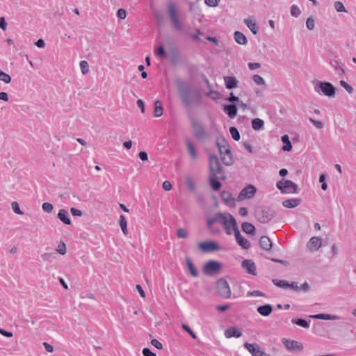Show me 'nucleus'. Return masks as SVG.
Here are the masks:
<instances>
[{
    "instance_id": "nucleus-1",
    "label": "nucleus",
    "mask_w": 356,
    "mask_h": 356,
    "mask_svg": "<svg viewBox=\"0 0 356 356\" xmlns=\"http://www.w3.org/2000/svg\"><path fill=\"white\" fill-rule=\"evenodd\" d=\"M175 83L184 107L190 108L193 105H201L202 96L199 89L191 87L188 82L180 79H176Z\"/></svg>"
},
{
    "instance_id": "nucleus-2",
    "label": "nucleus",
    "mask_w": 356,
    "mask_h": 356,
    "mask_svg": "<svg viewBox=\"0 0 356 356\" xmlns=\"http://www.w3.org/2000/svg\"><path fill=\"white\" fill-rule=\"evenodd\" d=\"M215 224L221 225L224 227L226 234L231 235L232 234V229L236 227L237 223L235 218L230 213L218 212L207 220L208 229L212 233L218 234L220 230L215 227Z\"/></svg>"
},
{
    "instance_id": "nucleus-3",
    "label": "nucleus",
    "mask_w": 356,
    "mask_h": 356,
    "mask_svg": "<svg viewBox=\"0 0 356 356\" xmlns=\"http://www.w3.org/2000/svg\"><path fill=\"white\" fill-rule=\"evenodd\" d=\"M216 145L219 149V152L223 163L227 166L232 165L234 163V159L227 141L223 138L221 139L218 138Z\"/></svg>"
},
{
    "instance_id": "nucleus-4",
    "label": "nucleus",
    "mask_w": 356,
    "mask_h": 356,
    "mask_svg": "<svg viewBox=\"0 0 356 356\" xmlns=\"http://www.w3.org/2000/svg\"><path fill=\"white\" fill-rule=\"evenodd\" d=\"M255 217L261 223H268L276 215L275 210L266 206H261L255 209Z\"/></svg>"
},
{
    "instance_id": "nucleus-5",
    "label": "nucleus",
    "mask_w": 356,
    "mask_h": 356,
    "mask_svg": "<svg viewBox=\"0 0 356 356\" xmlns=\"http://www.w3.org/2000/svg\"><path fill=\"white\" fill-rule=\"evenodd\" d=\"M314 90L318 93L322 92L329 97H334L336 92V89L333 85L326 81H318L314 86Z\"/></svg>"
},
{
    "instance_id": "nucleus-6",
    "label": "nucleus",
    "mask_w": 356,
    "mask_h": 356,
    "mask_svg": "<svg viewBox=\"0 0 356 356\" xmlns=\"http://www.w3.org/2000/svg\"><path fill=\"white\" fill-rule=\"evenodd\" d=\"M168 9L174 29L177 31H181L183 29V27L177 15L176 6L172 2L168 3Z\"/></svg>"
},
{
    "instance_id": "nucleus-7",
    "label": "nucleus",
    "mask_w": 356,
    "mask_h": 356,
    "mask_svg": "<svg viewBox=\"0 0 356 356\" xmlns=\"http://www.w3.org/2000/svg\"><path fill=\"white\" fill-rule=\"evenodd\" d=\"M222 268L220 262L215 260H210L205 263L203 267V273L206 275L212 276L218 274Z\"/></svg>"
},
{
    "instance_id": "nucleus-8",
    "label": "nucleus",
    "mask_w": 356,
    "mask_h": 356,
    "mask_svg": "<svg viewBox=\"0 0 356 356\" xmlns=\"http://www.w3.org/2000/svg\"><path fill=\"white\" fill-rule=\"evenodd\" d=\"M209 170L211 172L210 175L222 176L224 175L223 169L221 166L220 161L217 156L211 155L209 156Z\"/></svg>"
},
{
    "instance_id": "nucleus-9",
    "label": "nucleus",
    "mask_w": 356,
    "mask_h": 356,
    "mask_svg": "<svg viewBox=\"0 0 356 356\" xmlns=\"http://www.w3.org/2000/svg\"><path fill=\"white\" fill-rule=\"evenodd\" d=\"M217 291L219 296L224 298H229L231 296V289L227 280L221 278L216 283Z\"/></svg>"
},
{
    "instance_id": "nucleus-10",
    "label": "nucleus",
    "mask_w": 356,
    "mask_h": 356,
    "mask_svg": "<svg viewBox=\"0 0 356 356\" xmlns=\"http://www.w3.org/2000/svg\"><path fill=\"white\" fill-rule=\"evenodd\" d=\"M191 123L195 138L200 140H204L207 138V131L203 125L195 120Z\"/></svg>"
},
{
    "instance_id": "nucleus-11",
    "label": "nucleus",
    "mask_w": 356,
    "mask_h": 356,
    "mask_svg": "<svg viewBox=\"0 0 356 356\" xmlns=\"http://www.w3.org/2000/svg\"><path fill=\"white\" fill-rule=\"evenodd\" d=\"M256 191V188L253 185H248L241 190V191L240 192L237 197L236 200L242 201L245 199L252 198L255 195Z\"/></svg>"
},
{
    "instance_id": "nucleus-12",
    "label": "nucleus",
    "mask_w": 356,
    "mask_h": 356,
    "mask_svg": "<svg viewBox=\"0 0 356 356\" xmlns=\"http://www.w3.org/2000/svg\"><path fill=\"white\" fill-rule=\"evenodd\" d=\"M198 247L204 252H211L221 250V247L215 241L202 242L198 245Z\"/></svg>"
},
{
    "instance_id": "nucleus-13",
    "label": "nucleus",
    "mask_w": 356,
    "mask_h": 356,
    "mask_svg": "<svg viewBox=\"0 0 356 356\" xmlns=\"http://www.w3.org/2000/svg\"><path fill=\"white\" fill-rule=\"evenodd\" d=\"M232 231L234 232L237 243L245 250L249 249L250 248V242L242 236L237 225L232 229Z\"/></svg>"
},
{
    "instance_id": "nucleus-14",
    "label": "nucleus",
    "mask_w": 356,
    "mask_h": 356,
    "mask_svg": "<svg viewBox=\"0 0 356 356\" xmlns=\"http://www.w3.org/2000/svg\"><path fill=\"white\" fill-rule=\"evenodd\" d=\"M244 347L252 354V356H264L266 353L263 351L257 343H249L245 342Z\"/></svg>"
},
{
    "instance_id": "nucleus-15",
    "label": "nucleus",
    "mask_w": 356,
    "mask_h": 356,
    "mask_svg": "<svg viewBox=\"0 0 356 356\" xmlns=\"http://www.w3.org/2000/svg\"><path fill=\"white\" fill-rule=\"evenodd\" d=\"M322 245V239L318 236L312 237L307 243V248L309 252H313L319 250Z\"/></svg>"
},
{
    "instance_id": "nucleus-16",
    "label": "nucleus",
    "mask_w": 356,
    "mask_h": 356,
    "mask_svg": "<svg viewBox=\"0 0 356 356\" xmlns=\"http://www.w3.org/2000/svg\"><path fill=\"white\" fill-rule=\"evenodd\" d=\"M282 342L286 348L289 350H302L303 349L302 344L297 341L283 339Z\"/></svg>"
},
{
    "instance_id": "nucleus-17",
    "label": "nucleus",
    "mask_w": 356,
    "mask_h": 356,
    "mask_svg": "<svg viewBox=\"0 0 356 356\" xmlns=\"http://www.w3.org/2000/svg\"><path fill=\"white\" fill-rule=\"evenodd\" d=\"M225 178H226L225 175H222V176L210 175L209 184H210L211 188H213V190L215 191H217L222 186L221 183L218 181V179H220L221 180H225Z\"/></svg>"
},
{
    "instance_id": "nucleus-18",
    "label": "nucleus",
    "mask_w": 356,
    "mask_h": 356,
    "mask_svg": "<svg viewBox=\"0 0 356 356\" xmlns=\"http://www.w3.org/2000/svg\"><path fill=\"white\" fill-rule=\"evenodd\" d=\"M242 267L246 270V272L249 274L256 275V266L255 264L249 259H245L242 261L241 264Z\"/></svg>"
},
{
    "instance_id": "nucleus-19",
    "label": "nucleus",
    "mask_w": 356,
    "mask_h": 356,
    "mask_svg": "<svg viewBox=\"0 0 356 356\" xmlns=\"http://www.w3.org/2000/svg\"><path fill=\"white\" fill-rule=\"evenodd\" d=\"M285 186L283 187L282 193H297L298 185L291 180L284 179Z\"/></svg>"
},
{
    "instance_id": "nucleus-20",
    "label": "nucleus",
    "mask_w": 356,
    "mask_h": 356,
    "mask_svg": "<svg viewBox=\"0 0 356 356\" xmlns=\"http://www.w3.org/2000/svg\"><path fill=\"white\" fill-rule=\"evenodd\" d=\"M222 201L229 207L235 206V199L233 197L232 194L227 191H222L220 194Z\"/></svg>"
},
{
    "instance_id": "nucleus-21",
    "label": "nucleus",
    "mask_w": 356,
    "mask_h": 356,
    "mask_svg": "<svg viewBox=\"0 0 356 356\" xmlns=\"http://www.w3.org/2000/svg\"><path fill=\"white\" fill-rule=\"evenodd\" d=\"M309 318L313 319L327 320V321H336L340 320L341 318L337 315L328 314H318L310 315Z\"/></svg>"
},
{
    "instance_id": "nucleus-22",
    "label": "nucleus",
    "mask_w": 356,
    "mask_h": 356,
    "mask_svg": "<svg viewBox=\"0 0 356 356\" xmlns=\"http://www.w3.org/2000/svg\"><path fill=\"white\" fill-rule=\"evenodd\" d=\"M244 23L254 35H257L258 33L259 28L254 17H249L245 18Z\"/></svg>"
},
{
    "instance_id": "nucleus-23",
    "label": "nucleus",
    "mask_w": 356,
    "mask_h": 356,
    "mask_svg": "<svg viewBox=\"0 0 356 356\" xmlns=\"http://www.w3.org/2000/svg\"><path fill=\"white\" fill-rule=\"evenodd\" d=\"M242 331L239 328L230 327L225 331V336L226 338L236 337L238 338L242 336Z\"/></svg>"
},
{
    "instance_id": "nucleus-24",
    "label": "nucleus",
    "mask_w": 356,
    "mask_h": 356,
    "mask_svg": "<svg viewBox=\"0 0 356 356\" xmlns=\"http://www.w3.org/2000/svg\"><path fill=\"white\" fill-rule=\"evenodd\" d=\"M257 311L260 315L263 316H268L272 313L273 307L271 305L267 304L258 307Z\"/></svg>"
},
{
    "instance_id": "nucleus-25",
    "label": "nucleus",
    "mask_w": 356,
    "mask_h": 356,
    "mask_svg": "<svg viewBox=\"0 0 356 356\" xmlns=\"http://www.w3.org/2000/svg\"><path fill=\"white\" fill-rule=\"evenodd\" d=\"M185 143L191 159L193 160H196L197 159V153L195 147L192 143V142L188 139L185 140Z\"/></svg>"
},
{
    "instance_id": "nucleus-26",
    "label": "nucleus",
    "mask_w": 356,
    "mask_h": 356,
    "mask_svg": "<svg viewBox=\"0 0 356 356\" xmlns=\"http://www.w3.org/2000/svg\"><path fill=\"white\" fill-rule=\"evenodd\" d=\"M223 109L225 113L231 118H234L237 114V108L234 104L225 105Z\"/></svg>"
},
{
    "instance_id": "nucleus-27",
    "label": "nucleus",
    "mask_w": 356,
    "mask_h": 356,
    "mask_svg": "<svg viewBox=\"0 0 356 356\" xmlns=\"http://www.w3.org/2000/svg\"><path fill=\"white\" fill-rule=\"evenodd\" d=\"M234 40L236 43L241 45H245L248 43L246 36L241 31H236L234 33Z\"/></svg>"
},
{
    "instance_id": "nucleus-28",
    "label": "nucleus",
    "mask_w": 356,
    "mask_h": 356,
    "mask_svg": "<svg viewBox=\"0 0 356 356\" xmlns=\"http://www.w3.org/2000/svg\"><path fill=\"white\" fill-rule=\"evenodd\" d=\"M332 66L334 67V71L340 76H343L345 74V71L343 68L340 65V63L337 56L332 60L331 63Z\"/></svg>"
},
{
    "instance_id": "nucleus-29",
    "label": "nucleus",
    "mask_w": 356,
    "mask_h": 356,
    "mask_svg": "<svg viewBox=\"0 0 356 356\" xmlns=\"http://www.w3.org/2000/svg\"><path fill=\"white\" fill-rule=\"evenodd\" d=\"M226 88L233 89L237 86L238 81L234 76H224Z\"/></svg>"
},
{
    "instance_id": "nucleus-30",
    "label": "nucleus",
    "mask_w": 356,
    "mask_h": 356,
    "mask_svg": "<svg viewBox=\"0 0 356 356\" xmlns=\"http://www.w3.org/2000/svg\"><path fill=\"white\" fill-rule=\"evenodd\" d=\"M259 245L264 250H269L271 249L273 243L267 236H263L259 240Z\"/></svg>"
},
{
    "instance_id": "nucleus-31",
    "label": "nucleus",
    "mask_w": 356,
    "mask_h": 356,
    "mask_svg": "<svg viewBox=\"0 0 356 356\" xmlns=\"http://www.w3.org/2000/svg\"><path fill=\"white\" fill-rule=\"evenodd\" d=\"M300 204V200L298 198L288 199L282 202V205L286 208H294Z\"/></svg>"
},
{
    "instance_id": "nucleus-32",
    "label": "nucleus",
    "mask_w": 356,
    "mask_h": 356,
    "mask_svg": "<svg viewBox=\"0 0 356 356\" xmlns=\"http://www.w3.org/2000/svg\"><path fill=\"white\" fill-rule=\"evenodd\" d=\"M186 264L188 268L191 275L193 277H197L199 275L198 270H197L194 264L193 263V261H191V259L190 258L187 257L186 259Z\"/></svg>"
},
{
    "instance_id": "nucleus-33",
    "label": "nucleus",
    "mask_w": 356,
    "mask_h": 356,
    "mask_svg": "<svg viewBox=\"0 0 356 356\" xmlns=\"http://www.w3.org/2000/svg\"><path fill=\"white\" fill-rule=\"evenodd\" d=\"M58 218L60 220H61L64 224L70 225L71 220L67 216V212L65 209H60L58 213Z\"/></svg>"
},
{
    "instance_id": "nucleus-34",
    "label": "nucleus",
    "mask_w": 356,
    "mask_h": 356,
    "mask_svg": "<svg viewBox=\"0 0 356 356\" xmlns=\"http://www.w3.org/2000/svg\"><path fill=\"white\" fill-rule=\"evenodd\" d=\"M282 142L284 143V145L282 149L284 152H289L292 149V145L290 141L289 137L288 135L285 134L281 137Z\"/></svg>"
},
{
    "instance_id": "nucleus-35",
    "label": "nucleus",
    "mask_w": 356,
    "mask_h": 356,
    "mask_svg": "<svg viewBox=\"0 0 356 356\" xmlns=\"http://www.w3.org/2000/svg\"><path fill=\"white\" fill-rule=\"evenodd\" d=\"M163 108L162 103L160 100H156L154 102V115L156 118H159L163 115Z\"/></svg>"
},
{
    "instance_id": "nucleus-36",
    "label": "nucleus",
    "mask_w": 356,
    "mask_h": 356,
    "mask_svg": "<svg viewBox=\"0 0 356 356\" xmlns=\"http://www.w3.org/2000/svg\"><path fill=\"white\" fill-rule=\"evenodd\" d=\"M241 228L244 232L248 234H253L255 232L254 226L252 223L248 222H243Z\"/></svg>"
},
{
    "instance_id": "nucleus-37",
    "label": "nucleus",
    "mask_w": 356,
    "mask_h": 356,
    "mask_svg": "<svg viewBox=\"0 0 356 356\" xmlns=\"http://www.w3.org/2000/svg\"><path fill=\"white\" fill-rule=\"evenodd\" d=\"M264 122L260 118H254L252 120V127L255 131H259L264 128Z\"/></svg>"
},
{
    "instance_id": "nucleus-38",
    "label": "nucleus",
    "mask_w": 356,
    "mask_h": 356,
    "mask_svg": "<svg viewBox=\"0 0 356 356\" xmlns=\"http://www.w3.org/2000/svg\"><path fill=\"white\" fill-rule=\"evenodd\" d=\"M120 226L122 229V231L123 234L127 236L128 234V229H127V221L126 220V218L124 216L121 215L120 216Z\"/></svg>"
},
{
    "instance_id": "nucleus-39",
    "label": "nucleus",
    "mask_w": 356,
    "mask_h": 356,
    "mask_svg": "<svg viewBox=\"0 0 356 356\" xmlns=\"http://www.w3.org/2000/svg\"><path fill=\"white\" fill-rule=\"evenodd\" d=\"M292 323L296 324L298 326H300L304 328H308L309 327L310 321H307L306 320L298 318V319H292Z\"/></svg>"
},
{
    "instance_id": "nucleus-40",
    "label": "nucleus",
    "mask_w": 356,
    "mask_h": 356,
    "mask_svg": "<svg viewBox=\"0 0 356 356\" xmlns=\"http://www.w3.org/2000/svg\"><path fill=\"white\" fill-rule=\"evenodd\" d=\"M273 282L277 286L284 288V289L289 288V283L286 280L273 279Z\"/></svg>"
},
{
    "instance_id": "nucleus-41",
    "label": "nucleus",
    "mask_w": 356,
    "mask_h": 356,
    "mask_svg": "<svg viewBox=\"0 0 356 356\" xmlns=\"http://www.w3.org/2000/svg\"><path fill=\"white\" fill-rule=\"evenodd\" d=\"M0 81L4 82L5 83L8 84L11 82L12 78L8 74L3 72L0 69Z\"/></svg>"
},
{
    "instance_id": "nucleus-42",
    "label": "nucleus",
    "mask_w": 356,
    "mask_h": 356,
    "mask_svg": "<svg viewBox=\"0 0 356 356\" xmlns=\"http://www.w3.org/2000/svg\"><path fill=\"white\" fill-rule=\"evenodd\" d=\"M229 132L232 135V138L234 140L238 141L240 140V133H239L238 130L237 129V128H236L235 127H231L229 128Z\"/></svg>"
},
{
    "instance_id": "nucleus-43",
    "label": "nucleus",
    "mask_w": 356,
    "mask_h": 356,
    "mask_svg": "<svg viewBox=\"0 0 356 356\" xmlns=\"http://www.w3.org/2000/svg\"><path fill=\"white\" fill-rule=\"evenodd\" d=\"M56 257V252H45L41 254V258L44 261H48L51 259H55Z\"/></svg>"
},
{
    "instance_id": "nucleus-44",
    "label": "nucleus",
    "mask_w": 356,
    "mask_h": 356,
    "mask_svg": "<svg viewBox=\"0 0 356 356\" xmlns=\"http://www.w3.org/2000/svg\"><path fill=\"white\" fill-rule=\"evenodd\" d=\"M186 184L188 186V188L192 191L194 192L195 191V184L193 179L191 177H186Z\"/></svg>"
},
{
    "instance_id": "nucleus-45",
    "label": "nucleus",
    "mask_w": 356,
    "mask_h": 356,
    "mask_svg": "<svg viewBox=\"0 0 356 356\" xmlns=\"http://www.w3.org/2000/svg\"><path fill=\"white\" fill-rule=\"evenodd\" d=\"M290 13L293 17H298L300 15L301 11L296 5H293L290 9Z\"/></svg>"
},
{
    "instance_id": "nucleus-46",
    "label": "nucleus",
    "mask_w": 356,
    "mask_h": 356,
    "mask_svg": "<svg viewBox=\"0 0 356 356\" xmlns=\"http://www.w3.org/2000/svg\"><path fill=\"white\" fill-rule=\"evenodd\" d=\"M80 67L83 74H86L89 71V65L88 62L86 60L81 61Z\"/></svg>"
},
{
    "instance_id": "nucleus-47",
    "label": "nucleus",
    "mask_w": 356,
    "mask_h": 356,
    "mask_svg": "<svg viewBox=\"0 0 356 356\" xmlns=\"http://www.w3.org/2000/svg\"><path fill=\"white\" fill-rule=\"evenodd\" d=\"M340 85L343 87L349 94H352L353 92V88L348 84L345 81H340Z\"/></svg>"
},
{
    "instance_id": "nucleus-48",
    "label": "nucleus",
    "mask_w": 356,
    "mask_h": 356,
    "mask_svg": "<svg viewBox=\"0 0 356 356\" xmlns=\"http://www.w3.org/2000/svg\"><path fill=\"white\" fill-rule=\"evenodd\" d=\"M334 6V8L336 9V10L337 12H340V13L341 12H346L345 6L341 1H335Z\"/></svg>"
},
{
    "instance_id": "nucleus-49",
    "label": "nucleus",
    "mask_w": 356,
    "mask_h": 356,
    "mask_svg": "<svg viewBox=\"0 0 356 356\" xmlns=\"http://www.w3.org/2000/svg\"><path fill=\"white\" fill-rule=\"evenodd\" d=\"M12 209L13 211L19 215H23L24 212L20 209L19 204L17 202H13L11 204Z\"/></svg>"
},
{
    "instance_id": "nucleus-50",
    "label": "nucleus",
    "mask_w": 356,
    "mask_h": 356,
    "mask_svg": "<svg viewBox=\"0 0 356 356\" xmlns=\"http://www.w3.org/2000/svg\"><path fill=\"white\" fill-rule=\"evenodd\" d=\"M156 54L161 57V58H166L167 57V54L164 49V47L163 46L161 45L159 47V48L157 49L156 50Z\"/></svg>"
},
{
    "instance_id": "nucleus-51",
    "label": "nucleus",
    "mask_w": 356,
    "mask_h": 356,
    "mask_svg": "<svg viewBox=\"0 0 356 356\" xmlns=\"http://www.w3.org/2000/svg\"><path fill=\"white\" fill-rule=\"evenodd\" d=\"M56 250L59 254H60L62 255L65 254L66 252H67V248H66L65 244L63 242L60 243L58 245Z\"/></svg>"
},
{
    "instance_id": "nucleus-52",
    "label": "nucleus",
    "mask_w": 356,
    "mask_h": 356,
    "mask_svg": "<svg viewBox=\"0 0 356 356\" xmlns=\"http://www.w3.org/2000/svg\"><path fill=\"white\" fill-rule=\"evenodd\" d=\"M182 328L186 331L191 337L193 339H197V336L196 334H195V332L190 328V327L188 325H187L186 324H184L183 323L182 325H181Z\"/></svg>"
},
{
    "instance_id": "nucleus-53",
    "label": "nucleus",
    "mask_w": 356,
    "mask_h": 356,
    "mask_svg": "<svg viewBox=\"0 0 356 356\" xmlns=\"http://www.w3.org/2000/svg\"><path fill=\"white\" fill-rule=\"evenodd\" d=\"M188 235V233L186 229H184V228L178 229L177 236L179 238H187Z\"/></svg>"
},
{
    "instance_id": "nucleus-54",
    "label": "nucleus",
    "mask_w": 356,
    "mask_h": 356,
    "mask_svg": "<svg viewBox=\"0 0 356 356\" xmlns=\"http://www.w3.org/2000/svg\"><path fill=\"white\" fill-rule=\"evenodd\" d=\"M42 207L43 211L47 213H51L52 211V210L54 209V207H53L52 204L49 203V202L43 203Z\"/></svg>"
},
{
    "instance_id": "nucleus-55",
    "label": "nucleus",
    "mask_w": 356,
    "mask_h": 356,
    "mask_svg": "<svg viewBox=\"0 0 356 356\" xmlns=\"http://www.w3.org/2000/svg\"><path fill=\"white\" fill-rule=\"evenodd\" d=\"M252 79L254 82L258 85H265L264 79L258 74H254L252 77Z\"/></svg>"
},
{
    "instance_id": "nucleus-56",
    "label": "nucleus",
    "mask_w": 356,
    "mask_h": 356,
    "mask_svg": "<svg viewBox=\"0 0 356 356\" xmlns=\"http://www.w3.org/2000/svg\"><path fill=\"white\" fill-rule=\"evenodd\" d=\"M307 28L312 31L314 29V20L312 17H308L306 22Z\"/></svg>"
},
{
    "instance_id": "nucleus-57",
    "label": "nucleus",
    "mask_w": 356,
    "mask_h": 356,
    "mask_svg": "<svg viewBox=\"0 0 356 356\" xmlns=\"http://www.w3.org/2000/svg\"><path fill=\"white\" fill-rule=\"evenodd\" d=\"M117 16L119 19H124L127 17V12L123 8H120L117 11Z\"/></svg>"
},
{
    "instance_id": "nucleus-58",
    "label": "nucleus",
    "mask_w": 356,
    "mask_h": 356,
    "mask_svg": "<svg viewBox=\"0 0 356 356\" xmlns=\"http://www.w3.org/2000/svg\"><path fill=\"white\" fill-rule=\"evenodd\" d=\"M248 296H265V294L260 291H258V290H254V291H249L248 293Z\"/></svg>"
},
{
    "instance_id": "nucleus-59",
    "label": "nucleus",
    "mask_w": 356,
    "mask_h": 356,
    "mask_svg": "<svg viewBox=\"0 0 356 356\" xmlns=\"http://www.w3.org/2000/svg\"><path fill=\"white\" fill-rule=\"evenodd\" d=\"M310 122H312L316 128L322 129L323 127V123L321 121L315 120L312 118H309Z\"/></svg>"
},
{
    "instance_id": "nucleus-60",
    "label": "nucleus",
    "mask_w": 356,
    "mask_h": 356,
    "mask_svg": "<svg viewBox=\"0 0 356 356\" xmlns=\"http://www.w3.org/2000/svg\"><path fill=\"white\" fill-rule=\"evenodd\" d=\"M151 344L159 350L163 349L162 343L156 339H152Z\"/></svg>"
},
{
    "instance_id": "nucleus-61",
    "label": "nucleus",
    "mask_w": 356,
    "mask_h": 356,
    "mask_svg": "<svg viewBox=\"0 0 356 356\" xmlns=\"http://www.w3.org/2000/svg\"><path fill=\"white\" fill-rule=\"evenodd\" d=\"M204 3L209 7H216L218 4V0H204Z\"/></svg>"
},
{
    "instance_id": "nucleus-62",
    "label": "nucleus",
    "mask_w": 356,
    "mask_h": 356,
    "mask_svg": "<svg viewBox=\"0 0 356 356\" xmlns=\"http://www.w3.org/2000/svg\"><path fill=\"white\" fill-rule=\"evenodd\" d=\"M143 355L144 356H156V355L152 352L151 350L148 348H145L143 349Z\"/></svg>"
},
{
    "instance_id": "nucleus-63",
    "label": "nucleus",
    "mask_w": 356,
    "mask_h": 356,
    "mask_svg": "<svg viewBox=\"0 0 356 356\" xmlns=\"http://www.w3.org/2000/svg\"><path fill=\"white\" fill-rule=\"evenodd\" d=\"M70 212L74 216H81L83 214V213L81 210H79L74 207L70 209Z\"/></svg>"
},
{
    "instance_id": "nucleus-64",
    "label": "nucleus",
    "mask_w": 356,
    "mask_h": 356,
    "mask_svg": "<svg viewBox=\"0 0 356 356\" xmlns=\"http://www.w3.org/2000/svg\"><path fill=\"white\" fill-rule=\"evenodd\" d=\"M162 186L163 188L166 191H169L172 189V184L169 181H163Z\"/></svg>"
}]
</instances>
